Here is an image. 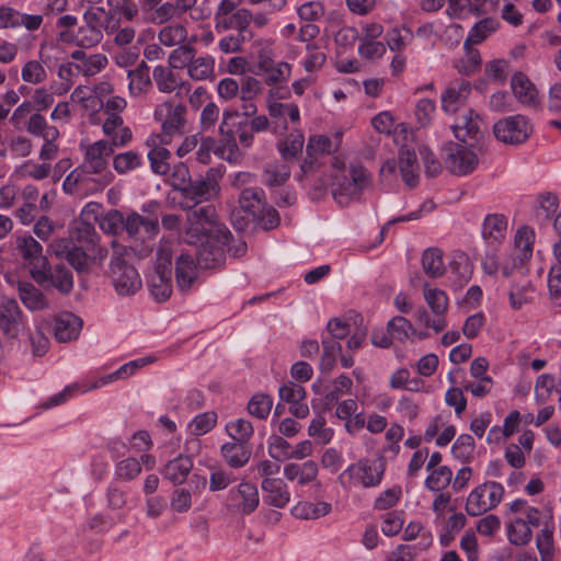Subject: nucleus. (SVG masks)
<instances>
[{
  "instance_id": "a878e982",
  "label": "nucleus",
  "mask_w": 561,
  "mask_h": 561,
  "mask_svg": "<svg viewBox=\"0 0 561 561\" xmlns=\"http://www.w3.org/2000/svg\"><path fill=\"white\" fill-rule=\"evenodd\" d=\"M267 111L273 123L282 129H287L288 122L298 124L300 122V111L295 103H280L272 95L267 99Z\"/></svg>"
},
{
  "instance_id": "cd10ccee",
  "label": "nucleus",
  "mask_w": 561,
  "mask_h": 561,
  "mask_svg": "<svg viewBox=\"0 0 561 561\" xmlns=\"http://www.w3.org/2000/svg\"><path fill=\"white\" fill-rule=\"evenodd\" d=\"M285 479L297 483L299 486L310 484L317 480L319 473L318 463L313 460L305 462H288L283 468Z\"/></svg>"
},
{
  "instance_id": "f704fd0d",
  "label": "nucleus",
  "mask_w": 561,
  "mask_h": 561,
  "mask_svg": "<svg viewBox=\"0 0 561 561\" xmlns=\"http://www.w3.org/2000/svg\"><path fill=\"white\" fill-rule=\"evenodd\" d=\"M398 165L403 182L410 187L415 186L420 176V164L415 151L408 147H402L398 158Z\"/></svg>"
},
{
  "instance_id": "f8f14e48",
  "label": "nucleus",
  "mask_w": 561,
  "mask_h": 561,
  "mask_svg": "<svg viewBox=\"0 0 561 561\" xmlns=\"http://www.w3.org/2000/svg\"><path fill=\"white\" fill-rule=\"evenodd\" d=\"M527 517L533 527L541 526L536 538V546L542 559L549 558L554 550L553 534L556 529L553 512L550 506L543 510L527 508Z\"/></svg>"
},
{
  "instance_id": "393cba45",
  "label": "nucleus",
  "mask_w": 561,
  "mask_h": 561,
  "mask_svg": "<svg viewBox=\"0 0 561 561\" xmlns=\"http://www.w3.org/2000/svg\"><path fill=\"white\" fill-rule=\"evenodd\" d=\"M159 222L158 217H144L136 211H129L124 217V230L131 238H139L146 236L149 238L158 233Z\"/></svg>"
},
{
  "instance_id": "774afa93",
  "label": "nucleus",
  "mask_w": 561,
  "mask_h": 561,
  "mask_svg": "<svg viewBox=\"0 0 561 561\" xmlns=\"http://www.w3.org/2000/svg\"><path fill=\"white\" fill-rule=\"evenodd\" d=\"M188 34L186 28L181 24H171L164 26L159 33V41L168 47L182 44Z\"/></svg>"
},
{
  "instance_id": "09e8293b",
  "label": "nucleus",
  "mask_w": 561,
  "mask_h": 561,
  "mask_svg": "<svg viewBox=\"0 0 561 561\" xmlns=\"http://www.w3.org/2000/svg\"><path fill=\"white\" fill-rule=\"evenodd\" d=\"M473 44L465 41V56L455 61V68L462 75L474 73L481 65V56L478 49L472 47Z\"/></svg>"
},
{
  "instance_id": "a211bd4d",
  "label": "nucleus",
  "mask_w": 561,
  "mask_h": 561,
  "mask_svg": "<svg viewBox=\"0 0 561 561\" xmlns=\"http://www.w3.org/2000/svg\"><path fill=\"white\" fill-rule=\"evenodd\" d=\"M80 148L84 152L83 169L92 174L103 172L107 167L108 158L114 152L113 145L105 139L88 145L81 142Z\"/></svg>"
},
{
  "instance_id": "4c0bfd02",
  "label": "nucleus",
  "mask_w": 561,
  "mask_h": 561,
  "mask_svg": "<svg viewBox=\"0 0 561 561\" xmlns=\"http://www.w3.org/2000/svg\"><path fill=\"white\" fill-rule=\"evenodd\" d=\"M221 456L231 468H241L245 466L251 457V449L247 443L228 442L221 446Z\"/></svg>"
},
{
  "instance_id": "20e7f679",
  "label": "nucleus",
  "mask_w": 561,
  "mask_h": 561,
  "mask_svg": "<svg viewBox=\"0 0 561 561\" xmlns=\"http://www.w3.org/2000/svg\"><path fill=\"white\" fill-rule=\"evenodd\" d=\"M174 244L159 242L152 272L148 276V287L154 300H168L173 291L172 264Z\"/></svg>"
},
{
  "instance_id": "4468645a",
  "label": "nucleus",
  "mask_w": 561,
  "mask_h": 561,
  "mask_svg": "<svg viewBox=\"0 0 561 561\" xmlns=\"http://www.w3.org/2000/svg\"><path fill=\"white\" fill-rule=\"evenodd\" d=\"M493 133L496 139L504 144L519 145L529 138L533 127L526 116L517 114L496 122Z\"/></svg>"
},
{
  "instance_id": "5fc2aeb1",
  "label": "nucleus",
  "mask_w": 561,
  "mask_h": 561,
  "mask_svg": "<svg viewBox=\"0 0 561 561\" xmlns=\"http://www.w3.org/2000/svg\"><path fill=\"white\" fill-rule=\"evenodd\" d=\"M171 156L170 150L165 147L153 146L148 152L151 170L156 174L167 175L170 172L169 160Z\"/></svg>"
},
{
  "instance_id": "423d86ee",
  "label": "nucleus",
  "mask_w": 561,
  "mask_h": 561,
  "mask_svg": "<svg viewBox=\"0 0 561 561\" xmlns=\"http://www.w3.org/2000/svg\"><path fill=\"white\" fill-rule=\"evenodd\" d=\"M385 470L380 459H359L342 472L341 480L348 488H376L381 483Z\"/></svg>"
},
{
  "instance_id": "72a5a7b5",
  "label": "nucleus",
  "mask_w": 561,
  "mask_h": 561,
  "mask_svg": "<svg viewBox=\"0 0 561 561\" xmlns=\"http://www.w3.org/2000/svg\"><path fill=\"white\" fill-rule=\"evenodd\" d=\"M342 138V130H336L332 137L328 135H312L307 144V152L311 157L335 152L341 147Z\"/></svg>"
},
{
  "instance_id": "37998d69",
  "label": "nucleus",
  "mask_w": 561,
  "mask_h": 561,
  "mask_svg": "<svg viewBox=\"0 0 561 561\" xmlns=\"http://www.w3.org/2000/svg\"><path fill=\"white\" fill-rule=\"evenodd\" d=\"M215 71V59L210 55L195 56L192 54L187 75L195 81L206 80L213 77Z\"/></svg>"
},
{
  "instance_id": "4d7b16f0",
  "label": "nucleus",
  "mask_w": 561,
  "mask_h": 561,
  "mask_svg": "<svg viewBox=\"0 0 561 561\" xmlns=\"http://www.w3.org/2000/svg\"><path fill=\"white\" fill-rule=\"evenodd\" d=\"M404 525L403 511H390L381 515L380 529L387 537H393L402 531Z\"/></svg>"
},
{
  "instance_id": "2f4dec72",
  "label": "nucleus",
  "mask_w": 561,
  "mask_h": 561,
  "mask_svg": "<svg viewBox=\"0 0 561 561\" xmlns=\"http://www.w3.org/2000/svg\"><path fill=\"white\" fill-rule=\"evenodd\" d=\"M16 288L19 298L27 310L34 312L49 307L46 296L31 282L19 280Z\"/></svg>"
},
{
  "instance_id": "6e6d98bb",
  "label": "nucleus",
  "mask_w": 561,
  "mask_h": 561,
  "mask_svg": "<svg viewBox=\"0 0 561 561\" xmlns=\"http://www.w3.org/2000/svg\"><path fill=\"white\" fill-rule=\"evenodd\" d=\"M71 238L77 242L94 249L99 243V236L93 225L78 220L71 231Z\"/></svg>"
},
{
  "instance_id": "8fccbe9b",
  "label": "nucleus",
  "mask_w": 561,
  "mask_h": 561,
  "mask_svg": "<svg viewBox=\"0 0 561 561\" xmlns=\"http://www.w3.org/2000/svg\"><path fill=\"white\" fill-rule=\"evenodd\" d=\"M217 424V414L213 411L194 416L186 425V431L192 436H202L209 433Z\"/></svg>"
},
{
  "instance_id": "49530a36",
  "label": "nucleus",
  "mask_w": 561,
  "mask_h": 561,
  "mask_svg": "<svg viewBox=\"0 0 561 561\" xmlns=\"http://www.w3.org/2000/svg\"><path fill=\"white\" fill-rule=\"evenodd\" d=\"M500 27L499 20L485 18L477 22L469 31L465 41L478 45L495 33Z\"/></svg>"
},
{
  "instance_id": "a19ab883",
  "label": "nucleus",
  "mask_w": 561,
  "mask_h": 561,
  "mask_svg": "<svg viewBox=\"0 0 561 561\" xmlns=\"http://www.w3.org/2000/svg\"><path fill=\"white\" fill-rule=\"evenodd\" d=\"M423 297L435 317H445L449 306V298L443 289L424 284Z\"/></svg>"
},
{
  "instance_id": "052dcab7",
  "label": "nucleus",
  "mask_w": 561,
  "mask_h": 561,
  "mask_svg": "<svg viewBox=\"0 0 561 561\" xmlns=\"http://www.w3.org/2000/svg\"><path fill=\"white\" fill-rule=\"evenodd\" d=\"M226 432L233 440L248 443L254 430L249 420L237 419L227 423Z\"/></svg>"
},
{
  "instance_id": "ea45409f",
  "label": "nucleus",
  "mask_w": 561,
  "mask_h": 561,
  "mask_svg": "<svg viewBox=\"0 0 561 561\" xmlns=\"http://www.w3.org/2000/svg\"><path fill=\"white\" fill-rule=\"evenodd\" d=\"M263 192L256 187H245L242 190L239 204L244 211L248 220H254L263 208Z\"/></svg>"
},
{
  "instance_id": "6ab92c4d",
  "label": "nucleus",
  "mask_w": 561,
  "mask_h": 561,
  "mask_svg": "<svg viewBox=\"0 0 561 561\" xmlns=\"http://www.w3.org/2000/svg\"><path fill=\"white\" fill-rule=\"evenodd\" d=\"M228 502L239 513L249 515L259 506V490L255 484L242 481L236 488L229 490Z\"/></svg>"
},
{
  "instance_id": "4be33fe9",
  "label": "nucleus",
  "mask_w": 561,
  "mask_h": 561,
  "mask_svg": "<svg viewBox=\"0 0 561 561\" xmlns=\"http://www.w3.org/2000/svg\"><path fill=\"white\" fill-rule=\"evenodd\" d=\"M535 434L525 430L518 436V443H508L505 446L504 458L514 469H522L526 465V456L533 450Z\"/></svg>"
},
{
  "instance_id": "603ef678",
  "label": "nucleus",
  "mask_w": 561,
  "mask_h": 561,
  "mask_svg": "<svg viewBox=\"0 0 561 561\" xmlns=\"http://www.w3.org/2000/svg\"><path fill=\"white\" fill-rule=\"evenodd\" d=\"M428 474L425 479V486L433 492H442L451 482L453 471L447 466L427 470Z\"/></svg>"
},
{
  "instance_id": "de8ad7c7",
  "label": "nucleus",
  "mask_w": 561,
  "mask_h": 561,
  "mask_svg": "<svg viewBox=\"0 0 561 561\" xmlns=\"http://www.w3.org/2000/svg\"><path fill=\"white\" fill-rule=\"evenodd\" d=\"M371 126L380 134L390 135L396 130L409 133L410 128L407 124L397 123L396 117L390 111H382L371 118Z\"/></svg>"
},
{
  "instance_id": "bf43d9fd",
  "label": "nucleus",
  "mask_w": 561,
  "mask_h": 561,
  "mask_svg": "<svg viewBox=\"0 0 561 561\" xmlns=\"http://www.w3.org/2000/svg\"><path fill=\"white\" fill-rule=\"evenodd\" d=\"M535 232L528 227H522L516 231L514 244L519 261L531 255Z\"/></svg>"
},
{
  "instance_id": "bb28decb",
  "label": "nucleus",
  "mask_w": 561,
  "mask_h": 561,
  "mask_svg": "<svg viewBox=\"0 0 561 561\" xmlns=\"http://www.w3.org/2000/svg\"><path fill=\"white\" fill-rule=\"evenodd\" d=\"M263 491V501L265 504L284 508L290 502V492L286 482L280 479H263L261 482Z\"/></svg>"
},
{
  "instance_id": "0eeeda50",
  "label": "nucleus",
  "mask_w": 561,
  "mask_h": 561,
  "mask_svg": "<svg viewBox=\"0 0 561 561\" xmlns=\"http://www.w3.org/2000/svg\"><path fill=\"white\" fill-rule=\"evenodd\" d=\"M15 243L32 278L39 286H45L49 275V263L43 254L42 244L30 234L16 237Z\"/></svg>"
},
{
  "instance_id": "69168bd1",
  "label": "nucleus",
  "mask_w": 561,
  "mask_h": 561,
  "mask_svg": "<svg viewBox=\"0 0 561 561\" xmlns=\"http://www.w3.org/2000/svg\"><path fill=\"white\" fill-rule=\"evenodd\" d=\"M124 217L125 215L119 210L111 209L103 213L99 227L104 233L115 236L124 230Z\"/></svg>"
},
{
  "instance_id": "2eb2a0df",
  "label": "nucleus",
  "mask_w": 561,
  "mask_h": 561,
  "mask_svg": "<svg viewBox=\"0 0 561 561\" xmlns=\"http://www.w3.org/2000/svg\"><path fill=\"white\" fill-rule=\"evenodd\" d=\"M383 26L377 22H365L360 26L358 55L366 60H376L386 53V45L379 41Z\"/></svg>"
},
{
  "instance_id": "9b49d317",
  "label": "nucleus",
  "mask_w": 561,
  "mask_h": 561,
  "mask_svg": "<svg viewBox=\"0 0 561 561\" xmlns=\"http://www.w3.org/2000/svg\"><path fill=\"white\" fill-rule=\"evenodd\" d=\"M186 107L174 100L158 103L153 111V119L160 125L164 137L182 135L185 131Z\"/></svg>"
},
{
  "instance_id": "0e129e2a",
  "label": "nucleus",
  "mask_w": 561,
  "mask_h": 561,
  "mask_svg": "<svg viewBox=\"0 0 561 561\" xmlns=\"http://www.w3.org/2000/svg\"><path fill=\"white\" fill-rule=\"evenodd\" d=\"M267 451L276 461L289 459L290 444L280 435L272 433L267 438Z\"/></svg>"
},
{
  "instance_id": "aec40b11",
  "label": "nucleus",
  "mask_w": 561,
  "mask_h": 561,
  "mask_svg": "<svg viewBox=\"0 0 561 561\" xmlns=\"http://www.w3.org/2000/svg\"><path fill=\"white\" fill-rule=\"evenodd\" d=\"M82 328L83 320L70 311L59 312L53 320V334L59 343H68L78 340Z\"/></svg>"
},
{
  "instance_id": "473e14b6",
  "label": "nucleus",
  "mask_w": 561,
  "mask_h": 561,
  "mask_svg": "<svg viewBox=\"0 0 561 561\" xmlns=\"http://www.w3.org/2000/svg\"><path fill=\"white\" fill-rule=\"evenodd\" d=\"M527 508H525L524 515H515L506 524L507 538L515 546H525L533 538V525L528 520Z\"/></svg>"
},
{
  "instance_id": "5701e85b",
  "label": "nucleus",
  "mask_w": 561,
  "mask_h": 561,
  "mask_svg": "<svg viewBox=\"0 0 561 561\" xmlns=\"http://www.w3.org/2000/svg\"><path fill=\"white\" fill-rule=\"evenodd\" d=\"M481 126L480 115L471 108H465L453 124V131L459 141L467 142L476 139Z\"/></svg>"
},
{
  "instance_id": "7c9ffc66",
  "label": "nucleus",
  "mask_w": 561,
  "mask_h": 561,
  "mask_svg": "<svg viewBox=\"0 0 561 561\" xmlns=\"http://www.w3.org/2000/svg\"><path fill=\"white\" fill-rule=\"evenodd\" d=\"M511 88L515 98L526 106H536L539 103L537 88L523 72H516L512 76Z\"/></svg>"
},
{
  "instance_id": "412c9836",
  "label": "nucleus",
  "mask_w": 561,
  "mask_h": 561,
  "mask_svg": "<svg viewBox=\"0 0 561 561\" xmlns=\"http://www.w3.org/2000/svg\"><path fill=\"white\" fill-rule=\"evenodd\" d=\"M306 396L305 388L293 381L283 383L278 389L279 400L287 403L289 412L298 419H305L309 414Z\"/></svg>"
},
{
  "instance_id": "1a4fd4ad",
  "label": "nucleus",
  "mask_w": 561,
  "mask_h": 561,
  "mask_svg": "<svg viewBox=\"0 0 561 561\" xmlns=\"http://www.w3.org/2000/svg\"><path fill=\"white\" fill-rule=\"evenodd\" d=\"M160 242L174 244L173 261L176 285L182 293L190 291L197 282L198 265L204 267L198 261L197 252L192 253L183 249L175 240L162 239Z\"/></svg>"
},
{
  "instance_id": "f3484780",
  "label": "nucleus",
  "mask_w": 561,
  "mask_h": 561,
  "mask_svg": "<svg viewBox=\"0 0 561 561\" xmlns=\"http://www.w3.org/2000/svg\"><path fill=\"white\" fill-rule=\"evenodd\" d=\"M26 319L15 299H5L0 304V330L7 337H18L24 331Z\"/></svg>"
},
{
  "instance_id": "c85d7f7f",
  "label": "nucleus",
  "mask_w": 561,
  "mask_h": 561,
  "mask_svg": "<svg viewBox=\"0 0 561 561\" xmlns=\"http://www.w3.org/2000/svg\"><path fill=\"white\" fill-rule=\"evenodd\" d=\"M471 92V84L461 80L451 83L442 94V107L447 114L457 113Z\"/></svg>"
},
{
  "instance_id": "79ce46f5",
  "label": "nucleus",
  "mask_w": 561,
  "mask_h": 561,
  "mask_svg": "<svg viewBox=\"0 0 561 561\" xmlns=\"http://www.w3.org/2000/svg\"><path fill=\"white\" fill-rule=\"evenodd\" d=\"M331 504L328 502H307L301 501L295 504L290 513L299 519H317L328 515L331 512Z\"/></svg>"
},
{
  "instance_id": "dca6fc26",
  "label": "nucleus",
  "mask_w": 561,
  "mask_h": 561,
  "mask_svg": "<svg viewBox=\"0 0 561 561\" xmlns=\"http://www.w3.org/2000/svg\"><path fill=\"white\" fill-rule=\"evenodd\" d=\"M529 424L533 422V414L523 416L519 411L512 410L503 421L502 425L492 426L486 434V443L493 446H501L510 439L514 434L519 432L522 423Z\"/></svg>"
},
{
  "instance_id": "6e6552de",
  "label": "nucleus",
  "mask_w": 561,
  "mask_h": 561,
  "mask_svg": "<svg viewBox=\"0 0 561 561\" xmlns=\"http://www.w3.org/2000/svg\"><path fill=\"white\" fill-rule=\"evenodd\" d=\"M221 176L219 170L211 168L201 180L191 181L181 197L173 196V199L178 201L179 205L185 209L192 208L202 202L210 201L219 194Z\"/></svg>"
},
{
  "instance_id": "9d476101",
  "label": "nucleus",
  "mask_w": 561,
  "mask_h": 561,
  "mask_svg": "<svg viewBox=\"0 0 561 561\" xmlns=\"http://www.w3.org/2000/svg\"><path fill=\"white\" fill-rule=\"evenodd\" d=\"M443 154L446 169L456 175H467L479 164L477 148L472 144L450 142L443 148Z\"/></svg>"
},
{
  "instance_id": "c03bdc74",
  "label": "nucleus",
  "mask_w": 561,
  "mask_h": 561,
  "mask_svg": "<svg viewBox=\"0 0 561 561\" xmlns=\"http://www.w3.org/2000/svg\"><path fill=\"white\" fill-rule=\"evenodd\" d=\"M421 263L423 272L431 278H438L446 271L443 252L437 248L426 249L422 254Z\"/></svg>"
},
{
  "instance_id": "13d9d810",
  "label": "nucleus",
  "mask_w": 561,
  "mask_h": 561,
  "mask_svg": "<svg viewBox=\"0 0 561 561\" xmlns=\"http://www.w3.org/2000/svg\"><path fill=\"white\" fill-rule=\"evenodd\" d=\"M191 174L188 168L184 163H178L173 167L168 179L170 185L174 188V196L181 197L191 183Z\"/></svg>"
},
{
  "instance_id": "f257e3e1",
  "label": "nucleus",
  "mask_w": 561,
  "mask_h": 561,
  "mask_svg": "<svg viewBox=\"0 0 561 561\" xmlns=\"http://www.w3.org/2000/svg\"><path fill=\"white\" fill-rule=\"evenodd\" d=\"M185 236L188 243L197 245V257L204 268H215L224 263L230 232L218 220L213 205L188 213Z\"/></svg>"
},
{
  "instance_id": "338daca9",
  "label": "nucleus",
  "mask_w": 561,
  "mask_h": 561,
  "mask_svg": "<svg viewBox=\"0 0 561 561\" xmlns=\"http://www.w3.org/2000/svg\"><path fill=\"white\" fill-rule=\"evenodd\" d=\"M272 407L273 398L270 394L256 393L250 399L248 411L251 415L263 420L270 415Z\"/></svg>"
},
{
  "instance_id": "e433bc0d",
  "label": "nucleus",
  "mask_w": 561,
  "mask_h": 561,
  "mask_svg": "<svg viewBox=\"0 0 561 561\" xmlns=\"http://www.w3.org/2000/svg\"><path fill=\"white\" fill-rule=\"evenodd\" d=\"M193 468V460L187 455H178L162 469V476L173 484H182Z\"/></svg>"
},
{
  "instance_id": "7ed1b4c3",
  "label": "nucleus",
  "mask_w": 561,
  "mask_h": 561,
  "mask_svg": "<svg viewBox=\"0 0 561 561\" xmlns=\"http://www.w3.org/2000/svg\"><path fill=\"white\" fill-rule=\"evenodd\" d=\"M327 181L334 201L347 206L370 186L371 176L363 165L347 162L346 157L340 153L331 159Z\"/></svg>"
},
{
  "instance_id": "f03ea898",
  "label": "nucleus",
  "mask_w": 561,
  "mask_h": 561,
  "mask_svg": "<svg viewBox=\"0 0 561 561\" xmlns=\"http://www.w3.org/2000/svg\"><path fill=\"white\" fill-rule=\"evenodd\" d=\"M256 112L254 104L244 106L241 115L237 111L225 110L219 126L220 144L215 153L231 164H239L242 161L241 148L249 149L254 141V133L249 126V116Z\"/></svg>"
},
{
  "instance_id": "39448f33",
  "label": "nucleus",
  "mask_w": 561,
  "mask_h": 561,
  "mask_svg": "<svg viewBox=\"0 0 561 561\" xmlns=\"http://www.w3.org/2000/svg\"><path fill=\"white\" fill-rule=\"evenodd\" d=\"M114 250L110 264V276L116 293L121 296H130L141 287V278L137 270L127 263L125 256L128 250L125 245L112 242Z\"/></svg>"
},
{
  "instance_id": "ddd939ff",
  "label": "nucleus",
  "mask_w": 561,
  "mask_h": 561,
  "mask_svg": "<svg viewBox=\"0 0 561 561\" xmlns=\"http://www.w3.org/2000/svg\"><path fill=\"white\" fill-rule=\"evenodd\" d=\"M504 488L501 483L490 481L474 488L468 495L466 512L471 516H480L496 507L503 499Z\"/></svg>"
},
{
  "instance_id": "a18cd8bd",
  "label": "nucleus",
  "mask_w": 561,
  "mask_h": 561,
  "mask_svg": "<svg viewBox=\"0 0 561 561\" xmlns=\"http://www.w3.org/2000/svg\"><path fill=\"white\" fill-rule=\"evenodd\" d=\"M152 78L158 90L162 93H172L181 85V78L169 67H154Z\"/></svg>"
},
{
  "instance_id": "3c124183",
  "label": "nucleus",
  "mask_w": 561,
  "mask_h": 561,
  "mask_svg": "<svg viewBox=\"0 0 561 561\" xmlns=\"http://www.w3.org/2000/svg\"><path fill=\"white\" fill-rule=\"evenodd\" d=\"M43 287H54L61 294H68L73 287L72 274L69 270L60 266H57L54 271L49 268L47 283Z\"/></svg>"
},
{
  "instance_id": "680f3d73",
  "label": "nucleus",
  "mask_w": 561,
  "mask_h": 561,
  "mask_svg": "<svg viewBox=\"0 0 561 561\" xmlns=\"http://www.w3.org/2000/svg\"><path fill=\"white\" fill-rule=\"evenodd\" d=\"M107 65V57L103 54H93L84 57L75 65L76 69L85 77L94 76Z\"/></svg>"
},
{
  "instance_id": "b1692460",
  "label": "nucleus",
  "mask_w": 561,
  "mask_h": 561,
  "mask_svg": "<svg viewBox=\"0 0 561 561\" xmlns=\"http://www.w3.org/2000/svg\"><path fill=\"white\" fill-rule=\"evenodd\" d=\"M70 99L73 103L80 105L81 110L89 116L90 122H99V113L104 106V102L91 90L89 85H78L71 93Z\"/></svg>"
},
{
  "instance_id": "c9c22d12",
  "label": "nucleus",
  "mask_w": 561,
  "mask_h": 561,
  "mask_svg": "<svg viewBox=\"0 0 561 561\" xmlns=\"http://www.w3.org/2000/svg\"><path fill=\"white\" fill-rule=\"evenodd\" d=\"M507 233V219L500 214H490L482 225V237L489 245H495L505 239Z\"/></svg>"
},
{
  "instance_id": "e2e57ef3",
  "label": "nucleus",
  "mask_w": 561,
  "mask_h": 561,
  "mask_svg": "<svg viewBox=\"0 0 561 561\" xmlns=\"http://www.w3.org/2000/svg\"><path fill=\"white\" fill-rule=\"evenodd\" d=\"M308 435L318 444L327 445L334 437V430L327 426L322 416L313 417L308 426Z\"/></svg>"
},
{
  "instance_id": "864d4df0",
  "label": "nucleus",
  "mask_w": 561,
  "mask_h": 561,
  "mask_svg": "<svg viewBox=\"0 0 561 561\" xmlns=\"http://www.w3.org/2000/svg\"><path fill=\"white\" fill-rule=\"evenodd\" d=\"M26 129L32 135L42 138L58 139L60 136L59 130L55 126L48 125L46 118L39 113H35L30 117Z\"/></svg>"
},
{
  "instance_id": "c756f323",
  "label": "nucleus",
  "mask_w": 561,
  "mask_h": 561,
  "mask_svg": "<svg viewBox=\"0 0 561 561\" xmlns=\"http://www.w3.org/2000/svg\"><path fill=\"white\" fill-rule=\"evenodd\" d=\"M537 290L528 279L514 280L508 289V304L512 310H520L533 304L536 299Z\"/></svg>"
},
{
  "instance_id": "58836bf2",
  "label": "nucleus",
  "mask_w": 561,
  "mask_h": 561,
  "mask_svg": "<svg viewBox=\"0 0 561 561\" xmlns=\"http://www.w3.org/2000/svg\"><path fill=\"white\" fill-rule=\"evenodd\" d=\"M449 268L453 282L460 287L470 280L473 273V266L469 256L461 251L453 253Z\"/></svg>"
}]
</instances>
